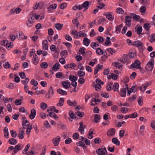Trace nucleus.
Returning a JSON list of instances; mask_svg holds the SVG:
<instances>
[{"instance_id": "20e7f679", "label": "nucleus", "mask_w": 155, "mask_h": 155, "mask_svg": "<svg viewBox=\"0 0 155 155\" xmlns=\"http://www.w3.org/2000/svg\"><path fill=\"white\" fill-rule=\"evenodd\" d=\"M129 58L128 55L124 54L123 55L121 58L120 61L122 63H126L127 64L130 63V61H129Z\"/></svg>"}, {"instance_id": "b1692460", "label": "nucleus", "mask_w": 155, "mask_h": 155, "mask_svg": "<svg viewBox=\"0 0 155 155\" xmlns=\"http://www.w3.org/2000/svg\"><path fill=\"white\" fill-rule=\"evenodd\" d=\"M112 87V89L114 91H118L119 85L118 83H114V84H113Z\"/></svg>"}, {"instance_id": "4d7b16f0", "label": "nucleus", "mask_w": 155, "mask_h": 155, "mask_svg": "<svg viewBox=\"0 0 155 155\" xmlns=\"http://www.w3.org/2000/svg\"><path fill=\"white\" fill-rule=\"evenodd\" d=\"M4 67L5 68H8L11 67V65L9 62H7L3 65Z\"/></svg>"}, {"instance_id": "4468645a", "label": "nucleus", "mask_w": 155, "mask_h": 155, "mask_svg": "<svg viewBox=\"0 0 155 155\" xmlns=\"http://www.w3.org/2000/svg\"><path fill=\"white\" fill-rule=\"evenodd\" d=\"M131 16H127L125 18V23L127 25L129 26L131 24Z\"/></svg>"}, {"instance_id": "0eeeda50", "label": "nucleus", "mask_w": 155, "mask_h": 155, "mask_svg": "<svg viewBox=\"0 0 155 155\" xmlns=\"http://www.w3.org/2000/svg\"><path fill=\"white\" fill-rule=\"evenodd\" d=\"M140 64L141 63L139 60H136L134 62L131 64L130 68H133L137 69L140 66Z\"/></svg>"}, {"instance_id": "864d4df0", "label": "nucleus", "mask_w": 155, "mask_h": 155, "mask_svg": "<svg viewBox=\"0 0 155 155\" xmlns=\"http://www.w3.org/2000/svg\"><path fill=\"white\" fill-rule=\"evenodd\" d=\"M114 66L115 67H117L119 68H120L122 66V64L120 63H118L117 62H115L114 65Z\"/></svg>"}, {"instance_id": "6e6d98bb", "label": "nucleus", "mask_w": 155, "mask_h": 155, "mask_svg": "<svg viewBox=\"0 0 155 155\" xmlns=\"http://www.w3.org/2000/svg\"><path fill=\"white\" fill-rule=\"evenodd\" d=\"M10 133L13 137L15 138L17 136V133L15 130H11L10 131Z\"/></svg>"}, {"instance_id": "49530a36", "label": "nucleus", "mask_w": 155, "mask_h": 155, "mask_svg": "<svg viewBox=\"0 0 155 155\" xmlns=\"http://www.w3.org/2000/svg\"><path fill=\"white\" fill-rule=\"evenodd\" d=\"M113 85V83L112 82H109V83L107 87V91H110L111 90L112 88V87Z\"/></svg>"}, {"instance_id": "f8f14e48", "label": "nucleus", "mask_w": 155, "mask_h": 155, "mask_svg": "<svg viewBox=\"0 0 155 155\" xmlns=\"http://www.w3.org/2000/svg\"><path fill=\"white\" fill-rule=\"evenodd\" d=\"M23 147V146L22 147H21V144H18L16 145L15 147L14 150L13 151V153H14V154H15L18 151L21 150Z\"/></svg>"}, {"instance_id": "72a5a7b5", "label": "nucleus", "mask_w": 155, "mask_h": 155, "mask_svg": "<svg viewBox=\"0 0 155 155\" xmlns=\"http://www.w3.org/2000/svg\"><path fill=\"white\" fill-rule=\"evenodd\" d=\"M104 15H105L106 18L110 21H112L114 19V17H113L112 15L110 13H107Z\"/></svg>"}, {"instance_id": "ea45409f", "label": "nucleus", "mask_w": 155, "mask_h": 155, "mask_svg": "<svg viewBox=\"0 0 155 155\" xmlns=\"http://www.w3.org/2000/svg\"><path fill=\"white\" fill-rule=\"evenodd\" d=\"M142 31V27L141 26L138 27L137 28V29L136 30V31L137 32V34L138 35H140V34L143 35V33H141Z\"/></svg>"}, {"instance_id": "9b49d317", "label": "nucleus", "mask_w": 155, "mask_h": 155, "mask_svg": "<svg viewBox=\"0 0 155 155\" xmlns=\"http://www.w3.org/2000/svg\"><path fill=\"white\" fill-rule=\"evenodd\" d=\"M89 4V2L88 1L84 2L82 4L83 8H84L83 12L85 11L88 8Z\"/></svg>"}, {"instance_id": "09e8293b", "label": "nucleus", "mask_w": 155, "mask_h": 155, "mask_svg": "<svg viewBox=\"0 0 155 155\" xmlns=\"http://www.w3.org/2000/svg\"><path fill=\"white\" fill-rule=\"evenodd\" d=\"M94 122L97 123L100 119V116L98 114H96L94 116Z\"/></svg>"}, {"instance_id": "e2e57ef3", "label": "nucleus", "mask_w": 155, "mask_h": 155, "mask_svg": "<svg viewBox=\"0 0 155 155\" xmlns=\"http://www.w3.org/2000/svg\"><path fill=\"white\" fill-rule=\"evenodd\" d=\"M79 137L78 134L77 133H74L72 136L74 140L78 139Z\"/></svg>"}, {"instance_id": "c03bdc74", "label": "nucleus", "mask_w": 155, "mask_h": 155, "mask_svg": "<svg viewBox=\"0 0 155 155\" xmlns=\"http://www.w3.org/2000/svg\"><path fill=\"white\" fill-rule=\"evenodd\" d=\"M82 141H80L78 143L77 142V145L79 146L83 147L84 149L86 147L85 146V143Z\"/></svg>"}, {"instance_id": "1a4fd4ad", "label": "nucleus", "mask_w": 155, "mask_h": 155, "mask_svg": "<svg viewBox=\"0 0 155 155\" xmlns=\"http://www.w3.org/2000/svg\"><path fill=\"white\" fill-rule=\"evenodd\" d=\"M115 132V129L114 128L110 129L107 132V134L108 136L111 137L114 135Z\"/></svg>"}, {"instance_id": "2f4dec72", "label": "nucleus", "mask_w": 155, "mask_h": 155, "mask_svg": "<svg viewBox=\"0 0 155 155\" xmlns=\"http://www.w3.org/2000/svg\"><path fill=\"white\" fill-rule=\"evenodd\" d=\"M8 142L10 144L13 145H15L17 143L16 140L13 138L10 139L8 140Z\"/></svg>"}, {"instance_id": "58836bf2", "label": "nucleus", "mask_w": 155, "mask_h": 155, "mask_svg": "<svg viewBox=\"0 0 155 155\" xmlns=\"http://www.w3.org/2000/svg\"><path fill=\"white\" fill-rule=\"evenodd\" d=\"M150 25L149 23H145L143 25V28L146 31H148L150 30Z\"/></svg>"}, {"instance_id": "473e14b6", "label": "nucleus", "mask_w": 155, "mask_h": 155, "mask_svg": "<svg viewBox=\"0 0 155 155\" xmlns=\"http://www.w3.org/2000/svg\"><path fill=\"white\" fill-rule=\"evenodd\" d=\"M112 142L117 145H119L120 144V142L117 138L114 137L112 139Z\"/></svg>"}, {"instance_id": "ddd939ff", "label": "nucleus", "mask_w": 155, "mask_h": 155, "mask_svg": "<svg viewBox=\"0 0 155 155\" xmlns=\"http://www.w3.org/2000/svg\"><path fill=\"white\" fill-rule=\"evenodd\" d=\"M80 140L81 141L84 142L87 145H89L91 144L90 141L87 138H84L83 137L81 136Z\"/></svg>"}, {"instance_id": "cd10ccee", "label": "nucleus", "mask_w": 155, "mask_h": 155, "mask_svg": "<svg viewBox=\"0 0 155 155\" xmlns=\"http://www.w3.org/2000/svg\"><path fill=\"white\" fill-rule=\"evenodd\" d=\"M3 132L4 133V136L6 138H8L9 133L8 130V129L7 127H5L3 129Z\"/></svg>"}, {"instance_id": "393cba45", "label": "nucleus", "mask_w": 155, "mask_h": 155, "mask_svg": "<svg viewBox=\"0 0 155 155\" xmlns=\"http://www.w3.org/2000/svg\"><path fill=\"white\" fill-rule=\"evenodd\" d=\"M17 38L20 40H21L22 39H26L27 38V36H25L23 33H19L18 37L17 36Z\"/></svg>"}, {"instance_id": "c756f323", "label": "nucleus", "mask_w": 155, "mask_h": 155, "mask_svg": "<svg viewBox=\"0 0 155 155\" xmlns=\"http://www.w3.org/2000/svg\"><path fill=\"white\" fill-rule=\"evenodd\" d=\"M63 24H61L59 23H58L55 25V27L56 29L58 30H61L62 28Z\"/></svg>"}, {"instance_id": "338daca9", "label": "nucleus", "mask_w": 155, "mask_h": 155, "mask_svg": "<svg viewBox=\"0 0 155 155\" xmlns=\"http://www.w3.org/2000/svg\"><path fill=\"white\" fill-rule=\"evenodd\" d=\"M19 75L22 79H24L26 78L25 73L24 72H21L19 73Z\"/></svg>"}, {"instance_id": "69168bd1", "label": "nucleus", "mask_w": 155, "mask_h": 155, "mask_svg": "<svg viewBox=\"0 0 155 155\" xmlns=\"http://www.w3.org/2000/svg\"><path fill=\"white\" fill-rule=\"evenodd\" d=\"M7 109L10 112L12 111V107L10 104H8L7 106Z\"/></svg>"}, {"instance_id": "f704fd0d", "label": "nucleus", "mask_w": 155, "mask_h": 155, "mask_svg": "<svg viewBox=\"0 0 155 155\" xmlns=\"http://www.w3.org/2000/svg\"><path fill=\"white\" fill-rule=\"evenodd\" d=\"M116 12L118 14H123L124 12L123 9L120 8H118L116 9Z\"/></svg>"}, {"instance_id": "6ab92c4d", "label": "nucleus", "mask_w": 155, "mask_h": 155, "mask_svg": "<svg viewBox=\"0 0 155 155\" xmlns=\"http://www.w3.org/2000/svg\"><path fill=\"white\" fill-rule=\"evenodd\" d=\"M61 84L65 89L69 88L71 85L70 83L69 82L66 81L62 82Z\"/></svg>"}, {"instance_id": "412c9836", "label": "nucleus", "mask_w": 155, "mask_h": 155, "mask_svg": "<svg viewBox=\"0 0 155 155\" xmlns=\"http://www.w3.org/2000/svg\"><path fill=\"white\" fill-rule=\"evenodd\" d=\"M91 42V41L87 38H85L83 40V44L86 46H88Z\"/></svg>"}, {"instance_id": "f257e3e1", "label": "nucleus", "mask_w": 155, "mask_h": 155, "mask_svg": "<svg viewBox=\"0 0 155 155\" xmlns=\"http://www.w3.org/2000/svg\"><path fill=\"white\" fill-rule=\"evenodd\" d=\"M154 63V59H150L146 65V69L148 71H152L153 68Z\"/></svg>"}, {"instance_id": "a878e982", "label": "nucleus", "mask_w": 155, "mask_h": 155, "mask_svg": "<svg viewBox=\"0 0 155 155\" xmlns=\"http://www.w3.org/2000/svg\"><path fill=\"white\" fill-rule=\"evenodd\" d=\"M126 88H122L120 90V95L121 97H124L126 95Z\"/></svg>"}, {"instance_id": "a211bd4d", "label": "nucleus", "mask_w": 155, "mask_h": 155, "mask_svg": "<svg viewBox=\"0 0 155 155\" xmlns=\"http://www.w3.org/2000/svg\"><path fill=\"white\" fill-rule=\"evenodd\" d=\"M32 60L34 64H38L39 60L38 57L36 54H34Z\"/></svg>"}, {"instance_id": "a19ab883", "label": "nucleus", "mask_w": 155, "mask_h": 155, "mask_svg": "<svg viewBox=\"0 0 155 155\" xmlns=\"http://www.w3.org/2000/svg\"><path fill=\"white\" fill-rule=\"evenodd\" d=\"M47 106V104L45 103L41 102L40 104V107L42 110L45 109Z\"/></svg>"}, {"instance_id": "7c9ffc66", "label": "nucleus", "mask_w": 155, "mask_h": 155, "mask_svg": "<svg viewBox=\"0 0 155 155\" xmlns=\"http://www.w3.org/2000/svg\"><path fill=\"white\" fill-rule=\"evenodd\" d=\"M60 67V64L58 63H56L52 67V69L54 71H57Z\"/></svg>"}, {"instance_id": "a18cd8bd", "label": "nucleus", "mask_w": 155, "mask_h": 155, "mask_svg": "<svg viewBox=\"0 0 155 155\" xmlns=\"http://www.w3.org/2000/svg\"><path fill=\"white\" fill-rule=\"evenodd\" d=\"M40 66L42 68L45 69L48 66V64L47 62H43L41 64Z\"/></svg>"}, {"instance_id": "c85d7f7f", "label": "nucleus", "mask_w": 155, "mask_h": 155, "mask_svg": "<svg viewBox=\"0 0 155 155\" xmlns=\"http://www.w3.org/2000/svg\"><path fill=\"white\" fill-rule=\"evenodd\" d=\"M57 92L59 94L62 95H66L67 94V92L66 91H64L60 88L58 89L57 90Z\"/></svg>"}, {"instance_id": "37998d69", "label": "nucleus", "mask_w": 155, "mask_h": 155, "mask_svg": "<svg viewBox=\"0 0 155 155\" xmlns=\"http://www.w3.org/2000/svg\"><path fill=\"white\" fill-rule=\"evenodd\" d=\"M78 74L80 77H83L85 75V73L84 71H79L78 73Z\"/></svg>"}, {"instance_id": "6e6552de", "label": "nucleus", "mask_w": 155, "mask_h": 155, "mask_svg": "<svg viewBox=\"0 0 155 155\" xmlns=\"http://www.w3.org/2000/svg\"><path fill=\"white\" fill-rule=\"evenodd\" d=\"M53 94L54 89L52 86H50L48 93L45 94V97L48 98H50L51 97L53 96Z\"/></svg>"}, {"instance_id": "3c124183", "label": "nucleus", "mask_w": 155, "mask_h": 155, "mask_svg": "<svg viewBox=\"0 0 155 155\" xmlns=\"http://www.w3.org/2000/svg\"><path fill=\"white\" fill-rule=\"evenodd\" d=\"M8 44V41L7 40L3 41L1 42V44L2 45L8 48L7 45Z\"/></svg>"}, {"instance_id": "dca6fc26", "label": "nucleus", "mask_w": 155, "mask_h": 155, "mask_svg": "<svg viewBox=\"0 0 155 155\" xmlns=\"http://www.w3.org/2000/svg\"><path fill=\"white\" fill-rule=\"evenodd\" d=\"M64 99L63 98L61 97L58 101V102L57 104V106L58 107L62 106L64 104Z\"/></svg>"}, {"instance_id": "c9c22d12", "label": "nucleus", "mask_w": 155, "mask_h": 155, "mask_svg": "<svg viewBox=\"0 0 155 155\" xmlns=\"http://www.w3.org/2000/svg\"><path fill=\"white\" fill-rule=\"evenodd\" d=\"M149 38H150L149 41L150 42L153 43L155 41V34H151Z\"/></svg>"}, {"instance_id": "79ce46f5", "label": "nucleus", "mask_w": 155, "mask_h": 155, "mask_svg": "<svg viewBox=\"0 0 155 155\" xmlns=\"http://www.w3.org/2000/svg\"><path fill=\"white\" fill-rule=\"evenodd\" d=\"M69 79L72 82L76 81L77 80V78L73 75H70L69 77Z\"/></svg>"}, {"instance_id": "f03ea898", "label": "nucleus", "mask_w": 155, "mask_h": 155, "mask_svg": "<svg viewBox=\"0 0 155 155\" xmlns=\"http://www.w3.org/2000/svg\"><path fill=\"white\" fill-rule=\"evenodd\" d=\"M96 152L98 155H108L106 148L105 147L97 149Z\"/></svg>"}, {"instance_id": "de8ad7c7", "label": "nucleus", "mask_w": 155, "mask_h": 155, "mask_svg": "<svg viewBox=\"0 0 155 155\" xmlns=\"http://www.w3.org/2000/svg\"><path fill=\"white\" fill-rule=\"evenodd\" d=\"M75 114L77 116L81 117H82L84 115V113L82 112H76Z\"/></svg>"}, {"instance_id": "0e129e2a", "label": "nucleus", "mask_w": 155, "mask_h": 155, "mask_svg": "<svg viewBox=\"0 0 155 155\" xmlns=\"http://www.w3.org/2000/svg\"><path fill=\"white\" fill-rule=\"evenodd\" d=\"M129 57V58H133L136 56V55L134 53H130L128 54Z\"/></svg>"}, {"instance_id": "8fccbe9b", "label": "nucleus", "mask_w": 155, "mask_h": 155, "mask_svg": "<svg viewBox=\"0 0 155 155\" xmlns=\"http://www.w3.org/2000/svg\"><path fill=\"white\" fill-rule=\"evenodd\" d=\"M68 55V52L67 50H64L62 51L61 52V57H63V56Z\"/></svg>"}, {"instance_id": "7ed1b4c3", "label": "nucleus", "mask_w": 155, "mask_h": 155, "mask_svg": "<svg viewBox=\"0 0 155 155\" xmlns=\"http://www.w3.org/2000/svg\"><path fill=\"white\" fill-rule=\"evenodd\" d=\"M151 83L150 82H147L146 83L143 84L142 86H139L138 88L141 91L144 92L146 90L147 87L151 84Z\"/></svg>"}, {"instance_id": "4c0bfd02", "label": "nucleus", "mask_w": 155, "mask_h": 155, "mask_svg": "<svg viewBox=\"0 0 155 155\" xmlns=\"http://www.w3.org/2000/svg\"><path fill=\"white\" fill-rule=\"evenodd\" d=\"M69 115L70 116V117L71 119H73L74 118H76V114H75L72 111H69L68 113Z\"/></svg>"}, {"instance_id": "bb28decb", "label": "nucleus", "mask_w": 155, "mask_h": 155, "mask_svg": "<svg viewBox=\"0 0 155 155\" xmlns=\"http://www.w3.org/2000/svg\"><path fill=\"white\" fill-rule=\"evenodd\" d=\"M104 84V83L101 81V80L100 79H99L98 78L96 80V81L95 82H93L92 83V85L93 86H94V85L95 84H100L103 85Z\"/></svg>"}, {"instance_id": "e433bc0d", "label": "nucleus", "mask_w": 155, "mask_h": 155, "mask_svg": "<svg viewBox=\"0 0 155 155\" xmlns=\"http://www.w3.org/2000/svg\"><path fill=\"white\" fill-rule=\"evenodd\" d=\"M122 26L123 25L122 24L118 26H117L116 27V31L117 33H118V32H120L121 28Z\"/></svg>"}, {"instance_id": "f3484780", "label": "nucleus", "mask_w": 155, "mask_h": 155, "mask_svg": "<svg viewBox=\"0 0 155 155\" xmlns=\"http://www.w3.org/2000/svg\"><path fill=\"white\" fill-rule=\"evenodd\" d=\"M130 15L131 17L133 18V20L135 21H137L140 18V16L137 15L134 13L130 14Z\"/></svg>"}, {"instance_id": "13d9d810", "label": "nucleus", "mask_w": 155, "mask_h": 155, "mask_svg": "<svg viewBox=\"0 0 155 155\" xmlns=\"http://www.w3.org/2000/svg\"><path fill=\"white\" fill-rule=\"evenodd\" d=\"M30 83L31 85L34 86H36L38 84V82L33 79L31 81Z\"/></svg>"}, {"instance_id": "774afa93", "label": "nucleus", "mask_w": 155, "mask_h": 155, "mask_svg": "<svg viewBox=\"0 0 155 155\" xmlns=\"http://www.w3.org/2000/svg\"><path fill=\"white\" fill-rule=\"evenodd\" d=\"M136 76V73L135 72H133L130 75V77L131 79L133 80L135 78Z\"/></svg>"}, {"instance_id": "680f3d73", "label": "nucleus", "mask_w": 155, "mask_h": 155, "mask_svg": "<svg viewBox=\"0 0 155 155\" xmlns=\"http://www.w3.org/2000/svg\"><path fill=\"white\" fill-rule=\"evenodd\" d=\"M78 34H79V35H78V36L79 37H84L86 36V34L85 33H83L82 31L79 32H78Z\"/></svg>"}, {"instance_id": "bf43d9fd", "label": "nucleus", "mask_w": 155, "mask_h": 155, "mask_svg": "<svg viewBox=\"0 0 155 155\" xmlns=\"http://www.w3.org/2000/svg\"><path fill=\"white\" fill-rule=\"evenodd\" d=\"M55 75L57 78H60L63 76V74L61 72H59L56 73Z\"/></svg>"}, {"instance_id": "423d86ee", "label": "nucleus", "mask_w": 155, "mask_h": 155, "mask_svg": "<svg viewBox=\"0 0 155 155\" xmlns=\"http://www.w3.org/2000/svg\"><path fill=\"white\" fill-rule=\"evenodd\" d=\"M61 141V138L59 136H57L52 140V142L55 146H58Z\"/></svg>"}, {"instance_id": "603ef678", "label": "nucleus", "mask_w": 155, "mask_h": 155, "mask_svg": "<svg viewBox=\"0 0 155 155\" xmlns=\"http://www.w3.org/2000/svg\"><path fill=\"white\" fill-rule=\"evenodd\" d=\"M33 21H31L28 19V22L26 23L27 26L28 27H32L33 25Z\"/></svg>"}, {"instance_id": "5701e85b", "label": "nucleus", "mask_w": 155, "mask_h": 155, "mask_svg": "<svg viewBox=\"0 0 155 155\" xmlns=\"http://www.w3.org/2000/svg\"><path fill=\"white\" fill-rule=\"evenodd\" d=\"M57 5L56 4H54V5H50L48 8V11L49 12H51V10L52 9H56L57 8Z\"/></svg>"}, {"instance_id": "5fc2aeb1", "label": "nucleus", "mask_w": 155, "mask_h": 155, "mask_svg": "<svg viewBox=\"0 0 155 155\" xmlns=\"http://www.w3.org/2000/svg\"><path fill=\"white\" fill-rule=\"evenodd\" d=\"M94 87H95V90L97 91H100L101 89V86L100 84L94 85Z\"/></svg>"}, {"instance_id": "052dcab7", "label": "nucleus", "mask_w": 155, "mask_h": 155, "mask_svg": "<svg viewBox=\"0 0 155 155\" xmlns=\"http://www.w3.org/2000/svg\"><path fill=\"white\" fill-rule=\"evenodd\" d=\"M101 95L102 97L106 98H108L109 97L108 94L106 92H102Z\"/></svg>"}, {"instance_id": "4be33fe9", "label": "nucleus", "mask_w": 155, "mask_h": 155, "mask_svg": "<svg viewBox=\"0 0 155 155\" xmlns=\"http://www.w3.org/2000/svg\"><path fill=\"white\" fill-rule=\"evenodd\" d=\"M68 104L71 106L74 107L77 105V102L76 101H74L73 102H71L70 100H68L67 101Z\"/></svg>"}, {"instance_id": "2eb2a0df", "label": "nucleus", "mask_w": 155, "mask_h": 155, "mask_svg": "<svg viewBox=\"0 0 155 155\" xmlns=\"http://www.w3.org/2000/svg\"><path fill=\"white\" fill-rule=\"evenodd\" d=\"M80 127L78 129V131L81 132L82 134L84 133V128L83 127V124L82 122H81L79 123Z\"/></svg>"}, {"instance_id": "39448f33", "label": "nucleus", "mask_w": 155, "mask_h": 155, "mask_svg": "<svg viewBox=\"0 0 155 155\" xmlns=\"http://www.w3.org/2000/svg\"><path fill=\"white\" fill-rule=\"evenodd\" d=\"M131 45H134L141 49L143 48V44L141 42L138 40L134 41Z\"/></svg>"}, {"instance_id": "9d476101", "label": "nucleus", "mask_w": 155, "mask_h": 155, "mask_svg": "<svg viewBox=\"0 0 155 155\" xmlns=\"http://www.w3.org/2000/svg\"><path fill=\"white\" fill-rule=\"evenodd\" d=\"M36 114V110L34 109H32L31 110V114L29 115L30 118L32 120L35 117Z\"/></svg>"}, {"instance_id": "aec40b11", "label": "nucleus", "mask_w": 155, "mask_h": 155, "mask_svg": "<svg viewBox=\"0 0 155 155\" xmlns=\"http://www.w3.org/2000/svg\"><path fill=\"white\" fill-rule=\"evenodd\" d=\"M96 52L99 55L104 54L105 53H106V51H103L100 48H97L96 49Z\"/></svg>"}]
</instances>
